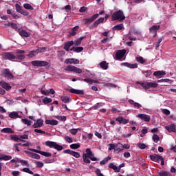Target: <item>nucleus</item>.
<instances>
[{
  "label": "nucleus",
  "mask_w": 176,
  "mask_h": 176,
  "mask_svg": "<svg viewBox=\"0 0 176 176\" xmlns=\"http://www.w3.org/2000/svg\"><path fill=\"white\" fill-rule=\"evenodd\" d=\"M2 76L4 78H7V79H13V78H14V76H13V74H12L9 69H4L2 72Z\"/></svg>",
  "instance_id": "obj_9"
},
{
  "label": "nucleus",
  "mask_w": 176,
  "mask_h": 176,
  "mask_svg": "<svg viewBox=\"0 0 176 176\" xmlns=\"http://www.w3.org/2000/svg\"><path fill=\"white\" fill-rule=\"evenodd\" d=\"M122 29H123V24L122 23L118 24L113 28V30H114V31H120V30H122Z\"/></svg>",
  "instance_id": "obj_43"
},
{
  "label": "nucleus",
  "mask_w": 176,
  "mask_h": 176,
  "mask_svg": "<svg viewBox=\"0 0 176 176\" xmlns=\"http://www.w3.org/2000/svg\"><path fill=\"white\" fill-rule=\"evenodd\" d=\"M83 80L84 82H86V83H88L89 85H93V79L87 78H85Z\"/></svg>",
  "instance_id": "obj_59"
},
{
  "label": "nucleus",
  "mask_w": 176,
  "mask_h": 176,
  "mask_svg": "<svg viewBox=\"0 0 176 176\" xmlns=\"http://www.w3.org/2000/svg\"><path fill=\"white\" fill-rule=\"evenodd\" d=\"M124 149V146H123L122 144L118 143L116 144V147L114 148V153H116L117 155L120 153Z\"/></svg>",
  "instance_id": "obj_14"
},
{
  "label": "nucleus",
  "mask_w": 176,
  "mask_h": 176,
  "mask_svg": "<svg viewBox=\"0 0 176 176\" xmlns=\"http://www.w3.org/2000/svg\"><path fill=\"white\" fill-rule=\"evenodd\" d=\"M159 30H160V25H153L149 28V32H151V34H154L153 36H156V35H157V31H159Z\"/></svg>",
  "instance_id": "obj_12"
},
{
  "label": "nucleus",
  "mask_w": 176,
  "mask_h": 176,
  "mask_svg": "<svg viewBox=\"0 0 176 176\" xmlns=\"http://www.w3.org/2000/svg\"><path fill=\"white\" fill-rule=\"evenodd\" d=\"M153 138V141L155 143L159 142L160 138L159 137V135H157V134H154L152 137Z\"/></svg>",
  "instance_id": "obj_48"
},
{
  "label": "nucleus",
  "mask_w": 176,
  "mask_h": 176,
  "mask_svg": "<svg viewBox=\"0 0 176 176\" xmlns=\"http://www.w3.org/2000/svg\"><path fill=\"white\" fill-rule=\"evenodd\" d=\"M31 64L33 67H47L49 62L46 60H32Z\"/></svg>",
  "instance_id": "obj_5"
},
{
  "label": "nucleus",
  "mask_w": 176,
  "mask_h": 176,
  "mask_svg": "<svg viewBox=\"0 0 176 176\" xmlns=\"http://www.w3.org/2000/svg\"><path fill=\"white\" fill-rule=\"evenodd\" d=\"M65 71L70 72H75L76 74H82V69L78 68L75 66L69 65L65 68Z\"/></svg>",
  "instance_id": "obj_6"
},
{
  "label": "nucleus",
  "mask_w": 176,
  "mask_h": 176,
  "mask_svg": "<svg viewBox=\"0 0 176 176\" xmlns=\"http://www.w3.org/2000/svg\"><path fill=\"white\" fill-rule=\"evenodd\" d=\"M63 153H67L68 155H72V156H74L76 159H79V157H80V154H79V153L75 152L71 149L64 150Z\"/></svg>",
  "instance_id": "obj_10"
},
{
  "label": "nucleus",
  "mask_w": 176,
  "mask_h": 176,
  "mask_svg": "<svg viewBox=\"0 0 176 176\" xmlns=\"http://www.w3.org/2000/svg\"><path fill=\"white\" fill-rule=\"evenodd\" d=\"M28 140V135L24 134L23 135L19 136V141L21 142H25V140Z\"/></svg>",
  "instance_id": "obj_40"
},
{
  "label": "nucleus",
  "mask_w": 176,
  "mask_h": 176,
  "mask_svg": "<svg viewBox=\"0 0 176 176\" xmlns=\"http://www.w3.org/2000/svg\"><path fill=\"white\" fill-rule=\"evenodd\" d=\"M154 76H156L158 79H160V78H163L164 75H166V72L164 71H156L153 73Z\"/></svg>",
  "instance_id": "obj_20"
},
{
  "label": "nucleus",
  "mask_w": 176,
  "mask_h": 176,
  "mask_svg": "<svg viewBox=\"0 0 176 176\" xmlns=\"http://www.w3.org/2000/svg\"><path fill=\"white\" fill-rule=\"evenodd\" d=\"M45 124H50L51 126H57L58 121L56 120H46Z\"/></svg>",
  "instance_id": "obj_27"
},
{
  "label": "nucleus",
  "mask_w": 176,
  "mask_h": 176,
  "mask_svg": "<svg viewBox=\"0 0 176 176\" xmlns=\"http://www.w3.org/2000/svg\"><path fill=\"white\" fill-rule=\"evenodd\" d=\"M100 67L102 69L107 70L109 67V63L107 61H102L100 63Z\"/></svg>",
  "instance_id": "obj_33"
},
{
  "label": "nucleus",
  "mask_w": 176,
  "mask_h": 176,
  "mask_svg": "<svg viewBox=\"0 0 176 176\" xmlns=\"http://www.w3.org/2000/svg\"><path fill=\"white\" fill-rule=\"evenodd\" d=\"M60 100L63 102H65V104H68V102L71 101V99H69L68 96H61Z\"/></svg>",
  "instance_id": "obj_39"
},
{
  "label": "nucleus",
  "mask_w": 176,
  "mask_h": 176,
  "mask_svg": "<svg viewBox=\"0 0 176 176\" xmlns=\"http://www.w3.org/2000/svg\"><path fill=\"white\" fill-rule=\"evenodd\" d=\"M0 86L3 87V89H5V90H10V89H12V86L5 81H1Z\"/></svg>",
  "instance_id": "obj_21"
},
{
  "label": "nucleus",
  "mask_w": 176,
  "mask_h": 176,
  "mask_svg": "<svg viewBox=\"0 0 176 176\" xmlns=\"http://www.w3.org/2000/svg\"><path fill=\"white\" fill-rule=\"evenodd\" d=\"M87 155V157H89V159H90V160H92V162H97V160H98V159L96 157H94V153H93V152L91 151V150L90 148H87L86 149V153Z\"/></svg>",
  "instance_id": "obj_8"
},
{
  "label": "nucleus",
  "mask_w": 176,
  "mask_h": 176,
  "mask_svg": "<svg viewBox=\"0 0 176 176\" xmlns=\"http://www.w3.org/2000/svg\"><path fill=\"white\" fill-rule=\"evenodd\" d=\"M166 130L168 133H176V128H175V124H171L170 125H168L165 126Z\"/></svg>",
  "instance_id": "obj_19"
},
{
  "label": "nucleus",
  "mask_w": 176,
  "mask_h": 176,
  "mask_svg": "<svg viewBox=\"0 0 176 176\" xmlns=\"http://www.w3.org/2000/svg\"><path fill=\"white\" fill-rule=\"evenodd\" d=\"M126 54V50L118 51L116 54V60H122Z\"/></svg>",
  "instance_id": "obj_13"
},
{
  "label": "nucleus",
  "mask_w": 176,
  "mask_h": 176,
  "mask_svg": "<svg viewBox=\"0 0 176 176\" xmlns=\"http://www.w3.org/2000/svg\"><path fill=\"white\" fill-rule=\"evenodd\" d=\"M22 171H23L24 173H28V174H31L32 175H34V172L30 170V168H23L22 169Z\"/></svg>",
  "instance_id": "obj_51"
},
{
  "label": "nucleus",
  "mask_w": 176,
  "mask_h": 176,
  "mask_svg": "<svg viewBox=\"0 0 176 176\" xmlns=\"http://www.w3.org/2000/svg\"><path fill=\"white\" fill-rule=\"evenodd\" d=\"M121 65H123L124 67H127L128 68H138V65L137 63L131 64L129 63H122Z\"/></svg>",
  "instance_id": "obj_22"
},
{
  "label": "nucleus",
  "mask_w": 176,
  "mask_h": 176,
  "mask_svg": "<svg viewBox=\"0 0 176 176\" xmlns=\"http://www.w3.org/2000/svg\"><path fill=\"white\" fill-rule=\"evenodd\" d=\"M10 138L11 140H12V141H16V142H19V141L20 140V137L16 135H11Z\"/></svg>",
  "instance_id": "obj_45"
},
{
  "label": "nucleus",
  "mask_w": 176,
  "mask_h": 176,
  "mask_svg": "<svg viewBox=\"0 0 176 176\" xmlns=\"http://www.w3.org/2000/svg\"><path fill=\"white\" fill-rule=\"evenodd\" d=\"M79 30V26H75L72 29V31L69 32V36H75L76 35V32Z\"/></svg>",
  "instance_id": "obj_34"
},
{
  "label": "nucleus",
  "mask_w": 176,
  "mask_h": 176,
  "mask_svg": "<svg viewBox=\"0 0 176 176\" xmlns=\"http://www.w3.org/2000/svg\"><path fill=\"white\" fill-rule=\"evenodd\" d=\"M137 118H140V119L144 120V122H149L151 120V116L148 114H138Z\"/></svg>",
  "instance_id": "obj_15"
},
{
  "label": "nucleus",
  "mask_w": 176,
  "mask_h": 176,
  "mask_svg": "<svg viewBox=\"0 0 176 176\" xmlns=\"http://www.w3.org/2000/svg\"><path fill=\"white\" fill-rule=\"evenodd\" d=\"M16 12H18V13H21V14H25V16H27V13L23 12V8H21V6H20V5L19 4H16Z\"/></svg>",
  "instance_id": "obj_36"
},
{
  "label": "nucleus",
  "mask_w": 176,
  "mask_h": 176,
  "mask_svg": "<svg viewBox=\"0 0 176 176\" xmlns=\"http://www.w3.org/2000/svg\"><path fill=\"white\" fill-rule=\"evenodd\" d=\"M1 133H4L5 134H14V131L12 128H3L1 130Z\"/></svg>",
  "instance_id": "obj_25"
},
{
  "label": "nucleus",
  "mask_w": 176,
  "mask_h": 176,
  "mask_svg": "<svg viewBox=\"0 0 176 176\" xmlns=\"http://www.w3.org/2000/svg\"><path fill=\"white\" fill-rule=\"evenodd\" d=\"M139 85H141L142 87H144L146 89H151V88H156L159 86V84L157 82H138Z\"/></svg>",
  "instance_id": "obj_4"
},
{
  "label": "nucleus",
  "mask_w": 176,
  "mask_h": 176,
  "mask_svg": "<svg viewBox=\"0 0 176 176\" xmlns=\"http://www.w3.org/2000/svg\"><path fill=\"white\" fill-rule=\"evenodd\" d=\"M18 32L19 35L23 38H30V36H31V33L26 32L25 30L19 29Z\"/></svg>",
  "instance_id": "obj_16"
},
{
  "label": "nucleus",
  "mask_w": 176,
  "mask_h": 176,
  "mask_svg": "<svg viewBox=\"0 0 176 176\" xmlns=\"http://www.w3.org/2000/svg\"><path fill=\"white\" fill-rule=\"evenodd\" d=\"M43 126V120L38 119L36 122L32 125L34 129H39Z\"/></svg>",
  "instance_id": "obj_18"
},
{
  "label": "nucleus",
  "mask_w": 176,
  "mask_h": 176,
  "mask_svg": "<svg viewBox=\"0 0 176 176\" xmlns=\"http://www.w3.org/2000/svg\"><path fill=\"white\" fill-rule=\"evenodd\" d=\"M47 48L46 47H40L38 49H37V52H38V54H39V53H45V52H46Z\"/></svg>",
  "instance_id": "obj_57"
},
{
  "label": "nucleus",
  "mask_w": 176,
  "mask_h": 176,
  "mask_svg": "<svg viewBox=\"0 0 176 176\" xmlns=\"http://www.w3.org/2000/svg\"><path fill=\"white\" fill-rule=\"evenodd\" d=\"M0 160H5L6 162L8 160H12V155L1 154L0 155Z\"/></svg>",
  "instance_id": "obj_32"
},
{
  "label": "nucleus",
  "mask_w": 176,
  "mask_h": 176,
  "mask_svg": "<svg viewBox=\"0 0 176 176\" xmlns=\"http://www.w3.org/2000/svg\"><path fill=\"white\" fill-rule=\"evenodd\" d=\"M109 168H111L115 171V173H119L120 172V168L116 166V165L113 164V163H110L109 164Z\"/></svg>",
  "instance_id": "obj_35"
},
{
  "label": "nucleus",
  "mask_w": 176,
  "mask_h": 176,
  "mask_svg": "<svg viewBox=\"0 0 176 176\" xmlns=\"http://www.w3.org/2000/svg\"><path fill=\"white\" fill-rule=\"evenodd\" d=\"M45 145L50 148H54V149H56V151H63V146L57 144L55 142L47 141L45 142Z\"/></svg>",
  "instance_id": "obj_3"
},
{
  "label": "nucleus",
  "mask_w": 176,
  "mask_h": 176,
  "mask_svg": "<svg viewBox=\"0 0 176 176\" xmlns=\"http://www.w3.org/2000/svg\"><path fill=\"white\" fill-rule=\"evenodd\" d=\"M11 28H12L13 30H14L17 32H19V31H20V28H19V27H17V24H16L14 23H12Z\"/></svg>",
  "instance_id": "obj_50"
},
{
  "label": "nucleus",
  "mask_w": 176,
  "mask_h": 176,
  "mask_svg": "<svg viewBox=\"0 0 176 176\" xmlns=\"http://www.w3.org/2000/svg\"><path fill=\"white\" fill-rule=\"evenodd\" d=\"M32 159H36L37 160H39V159H41V155H39V154L33 153L32 155Z\"/></svg>",
  "instance_id": "obj_60"
},
{
  "label": "nucleus",
  "mask_w": 176,
  "mask_h": 176,
  "mask_svg": "<svg viewBox=\"0 0 176 176\" xmlns=\"http://www.w3.org/2000/svg\"><path fill=\"white\" fill-rule=\"evenodd\" d=\"M150 159L156 163H160L161 162V166H164V158H163V156L159 155L157 154L151 155Z\"/></svg>",
  "instance_id": "obj_2"
},
{
  "label": "nucleus",
  "mask_w": 176,
  "mask_h": 176,
  "mask_svg": "<svg viewBox=\"0 0 176 176\" xmlns=\"http://www.w3.org/2000/svg\"><path fill=\"white\" fill-rule=\"evenodd\" d=\"M142 73L144 74L146 78H148V76H151L152 75V72L151 70L142 72Z\"/></svg>",
  "instance_id": "obj_55"
},
{
  "label": "nucleus",
  "mask_w": 176,
  "mask_h": 176,
  "mask_svg": "<svg viewBox=\"0 0 176 176\" xmlns=\"http://www.w3.org/2000/svg\"><path fill=\"white\" fill-rule=\"evenodd\" d=\"M69 91L70 93H73L74 94H80L81 96H83V94H85V91H83V90L75 89L74 88L70 89Z\"/></svg>",
  "instance_id": "obj_24"
},
{
  "label": "nucleus",
  "mask_w": 176,
  "mask_h": 176,
  "mask_svg": "<svg viewBox=\"0 0 176 176\" xmlns=\"http://www.w3.org/2000/svg\"><path fill=\"white\" fill-rule=\"evenodd\" d=\"M109 146V151H112V149L115 150V147L116 146V145H115L114 144H108Z\"/></svg>",
  "instance_id": "obj_64"
},
{
  "label": "nucleus",
  "mask_w": 176,
  "mask_h": 176,
  "mask_svg": "<svg viewBox=\"0 0 176 176\" xmlns=\"http://www.w3.org/2000/svg\"><path fill=\"white\" fill-rule=\"evenodd\" d=\"M135 60L138 63H140V64H144V63H146V60L144 59L142 56H138L135 58Z\"/></svg>",
  "instance_id": "obj_38"
},
{
  "label": "nucleus",
  "mask_w": 176,
  "mask_h": 176,
  "mask_svg": "<svg viewBox=\"0 0 176 176\" xmlns=\"http://www.w3.org/2000/svg\"><path fill=\"white\" fill-rule=\"evenodd\" d=\"M159 175L160 176H171V174L170 173V172H167L164 170V171L160 172Z\"/></svg>",
  "instance_id": "obj_46"
},
{
  "label": "nucleus",
  "mask_w": 176,
  "mask_h": 176,
  "mask_svg": "<svg viewBox=\"0 0 176 176\" xmlns=\"http://www.w3.org/2000/svg\"><path fill=\"white\" fill-rule=\"evenodd\" d=\"M71 149H78V148H80V144H72L70 145Z\"/></svg>",
  "instance_id": "obj_52"
},
{
  "label": "nucleus",
  "mask_w": 176,
  "mask_h": 176,
  "mask_svg": "<svg viewBox=\"0 0 176 176\" xmlns=\"http://www.w3.org/2000/svg\"><path fill=\"white\" fill-rule=\"evenodd\" d=\"M124 19H126V16H124V14L123 13V11L120 10L114 12L111 15L112 21H116V20H118V21H123Z\"/></svg>",
  "instance_id": "obj_1"
},
{
  "label": "nucleus",
  "mask_w": 176,
  "mask_h": 176,
  "mask_svg": "<svg viewBox=\"0 0 176 176\" xmlns=\"http://www.w3.org/2000/svg\"><path fill=\"white\" fill-rule=\"evenodd\" d=\"M20 163H21L22 166H27V167L30 166V164H28V162L26 160H20Z\"/></svg>",
  "instance_id": "obj_63"
},
{
  "label": "nucleus",
  "mask_w": 176,
  "mask_h": 176,
  "mask_svg": "<svg viewBox=\"0 0 176 176\" xmlns=\"http://www.w3.org/2000/svg\"><path fill=\"white\" fill-rule=\"evenodd\" d=\"M109 160H111V157H107L106 158H104L103 160H102L100 162V166H104V164H107V163H108V162H109Z\"/></svg>",
  "instance_id": "obj_44"
},
{
  "label": "nucleus",
  "mask_w": 176,
  "mask_h": 176,
  "mask_svg": "<svg viewBox=\"0 0 176 176\" xmlns=\"http://www.w3.org/2000/svg\"><path fill=\"white\" fill-rule=\"evenodd\" d=\"M104 20H105V18L104 17H100L98 20H96L93 24L92 27H98L100 24L102 23H104Z\"/></svg>",
  "instance_id": "obj_26"
},
{
  "label": "nucleus",
  "mask_w": 176,
  "mask_h": 176,
  "mask_svg": "<svg viewBox=\"0 0 176 176\" xmlns=\"http://www.w3.org/2000/svg\"><path fill=\"white\" fill-rule=\"evenodd\" d=\"M22 123H23V124H27V126H31V123H32V121L25 118V119H22L21 120Z\"/></svg>",
  "instance_id": "obj_42"
},
{
  "label": "nucleus",
  "mask_w": 176,
  "mask_h": 176,
  "mask_svg": "<svg viewBox=\"0 0 176 176\" xmlns=\"http://www.w3.org/2000/svg\"><path fill=\"white\" fill-rule=\"evenodd\" d=\"M65 140L67 142H69V144L74 142V140H72V138H71L69 136L65 137Z\"/></svg>",
  "instance_id": "obj_61"
},
{
  "label": "nucleus",
  "mask_w": 176,
  "mask_h": 176,
  "mask_svg": "<svg viewBox=\"0 0 176 176\" xmlns=\"http://www.w3.org/2000/svg\"><path fill=\"white\" fill-rule=\"evenodd\" d=\"M8 116L11 119H17V118H20V116H19V113L17 111H12L10 113Z\"/></svg>",
  "instance_id": "obj_30"
},
{
  "label": "nucleus",
  "mask_w": 176,
  "mask_h": 176,
  "mask_svg": "<svg viewBox=\"0 0 176 176\" xmlns=\"http://www.w3.org/2000/svg\"><path fill=\"white\" fill-rule=\"evenodd\" d=\"M69 131L71 134H73V135H76V134H78V131H79V129H70Z\"/></svg>",
  "instance_id": "obj_53"
},
{
  "label": "nucleus",
  "mask_w": 176,
  "mask_h": 176,
  "mask_svg": "<svg viewBox=\"0 0 176 176\" xmlns=\"http://www.w3.org/2000/svg\"><path fill=\"white\" fill-rule=\"evenodd\" d=\"M23 8H25V9H28V10H34V7H32L31 4L25 3L23 5Z\"/></svg>",
  "instance_id": "obj_49"
},
{
  "label": "nucleus",
  "mask_w": 176,
  "mask_h": 176,
  "mask_svg": "<svg viewBox=\"0 0 176 176\" xmlns=\"http://www.w3.org/2000/svg\"><path fill=\"white\" fill-rule=\"evenodd\" d=\"M52 101H53V100H52V98H45L44 99H43V102L45 105L47 104H50V102H52Z\"/></svg>",
  "instance_id": "obj_47"
},
{
  "label": "nucleus",
  "mask_w": 176,
  "mask_h": 176,
  "mask_svg": "<svg viewBox=\"0 0 176 176\" xmlns=\"http://www.w3.org/2000/svg\"><path fill=\"white\" fill-rule=\"evenodd\" d=\"M138 146L140 148V149H145L147 146L144 143H138Z\"/></svg>",
  "instance_id": "obj_56"
},
{
  "label": "nucleus",
  "mask_w": 176,
  "mask_h": 176,
  "mask_svg": "<svg viewBox=\"0 0 176 176\" xmlns=\"http://www.w3.org/2000/svg\"><path fill=\"white\" fill-rule=\"evenodd\" d=\"M65 64H79V60L75 58H67L65 60Z\"/></svg>",
  "instance_id": "obj_23"
},
{
  "label": "nucleus",
  "mask_w": 176,
  "mask_h": 176,
  "mask_svg": "<svg viewBox=\"0 0 176 176\" xmlns=\"http://www.w3.org/2000/svg\"><path fill=\"white\" fill-rule=\"evenodd\" d=\"M29 151H31L32 152H35L36 153H39L40 155H42L43 156H45V157H50L52 156V153L45 152V151H41L39 150H36L35 148H30Z\"/></svg>",
  "instance_id": "obj_11"
},
{
  "label": "nucleus",
  "mask_w": 176,
  "mask_h": 176,
  "mask_svg": "<svg viewBox=\"0 0 176 176\" xmlns=\"http://www.w3.org/2000/svg\"><path fill=\"white\" fill-rule=\"evenodd\" d=\"M82 43V41L80 40H79L78 38L76 39L74 41V45H75V46H79V45H80Z\"/></svg>",
  "instance_id": "obj_62"
},
{
  "label": "nucleus",
  "mask_w": 176,
  "mask_h": 176,
  "mask_svg": "<svg viewBox=\"0 0 176 176\" xmlns=\"http://www.w3.org/2000/svg\"><path fill=\"white\" fill-rule=\"evenodd\" d=\"M3 58L12 61V60H16V55L13 54L12 52H5L3 54Z\"/></svg>",
  "instance_id": "obj_7"
},
{
  "label": "nucleus",
  "mask_w": 176,
  "mask_h": 176,
  "mask_svg": "<svg viewBox=\"0 0 176 176\" xmlns=\"http://www.w3.org/2000/svg\"><path fill=\"white\" fill-rule=\"evenodd\" d=\"M37 54H38L37 50H32V51H30L29 52V54H28V57H30V58H32L35 57V56H36Z\"/></svg>",
  "instance_id": "obj_37"
},
{
  "label": "nucleus",
  "mask_w": 176,
  "mask_h": 176,
  "mask_svg": "<svg viewBox=\"0 0 176 176\" xmlns=\"http://www.w3.org/2000/svg\"><path fill=\"white\" fill-rule=\"evenodd\" d=\"M16 58L15 60H23L25 58V55H23V54H21V55H16L15 56Z\"/></svg>",
  "instance_id": "obj_54"
},
{
  "label": "nucleus",
  "mask_w": 176,
  "mask_h": 176,
  "mask_svg": "<svg viewBox=\"0 0 176 176\" xmlns=\"http://www.w3.org/2000/svg\"><path fill=\"white\" fill-rule=\"evenodd\" d=\"M70 51L75 53H80V52H83V47H73L70 49Z\"/></svg>",
  "instance_id": "obj_29"
},
{
  "label": "nucleus",
  "mask_w": 176,
  "mask_h": 176,
  "mask_svg": "<svg viewBox=\"0 0 176 176\" xmlns=\"http://www.w3.org/2000/svg\"><path fill=\"white\" fill-rule=\"evenodd\" d=\"M74 45V41H67L65 43L64 49L66 52H69V47Z\"/></svg>",
  "instance_id": "obj_28"
},
{
  "label": "nucleus",
  "mask_w": 176,
  "mask_h": 176,
  "mask_svg": "<svg viewBox=\"0 0 176 176\" xmlns=\"http://www.w3.org/2000/svg\"><path fill=\"white\" fill-rule=\"evenodd\" d=\"M116 121L119 122V123H120V124L122 123V124H127V123H129V120L125 119L123 117H120V118H116Z\"/></svg>",
  "instance_id": "obj_31"
},
{
  "label": "nucleus",
  "mask_w": 176,
  "mask_h": 176,
  "mask_svg": "<svg viewBox=\"0 0 176 176\" xmlns=\"http://www.w3.org/2000/svg\"><path fill=\"white\" fill-rule=\"evenodd\" d=\"M82 159L84 163L89 164L90 160L89 159V157H87V155L86 153L82 154Z\"/></svg>",
  "instance_id": "obj_41"
},
{
  "label": "nucleus",
  "mask_w": 176,
  "mask_h": 176,
  "mask_svg": "<svg viewBox=\"0 0 176 176\" xmlns=\"http://www.w3.org/2000/svg\"><path fill=\"white\" fill-rule=\"evenodd\" d=\"M35 164L38 168H42V167L43 166V163L39 161H36Z\"/></svg>",
  "instance_id": "obj_58"
},
{
  "label": "nucleus",
  "mask_w": 176,
  "mask_h": 176,
  "mask_svg": "<svg viewBox=\"0 0 176 176\" xmlns=\"http://www.w3.org/2000/svg\"><path fill=\"white\" fill-rule=\"evenodd\" d=\"M98 16H99L98 14H95L91 17H90L89 19H86L85 24H90V23H93V21H94V20H96V19L98 18Z\"/></svg>",
  "instance_id": "obj_17"
}]
</instances>
